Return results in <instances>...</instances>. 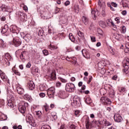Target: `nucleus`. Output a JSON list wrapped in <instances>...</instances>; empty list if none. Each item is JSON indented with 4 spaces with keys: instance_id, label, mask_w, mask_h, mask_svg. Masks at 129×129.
Listing matches in <instances>:
<instances>
[{
    "instance_id": "nucleus-1",
    "label": "nucleus",
    "mask_w": 129,
    "mask_h": 129,
    "mask_svg": "<svg viewBox=\"0 0 129 129\" xmlns=\"http://www.w3.org/2000/svg\"><path fill=\"white\" fill-rule=\"evenodd\" d=\"M7 94V104L8 106L10 107V108H13L16 102V96L15 95L14 92H12V90H11L10 89L8 90Z\"/></svg>"
},
{
    "instance_id": "nucleus-2",
    "label": "nucleus",
    "mask_w": 129,
    "mask_h": 129,
    "mask_svg": "<svg viewBox=\"0 0 129 129\" xmlns=\"http://www.w3.org/2000/svg\"><path fill=\"white\" fill-rule=\"evenodd\" d=\"M92 122L93 124H96V125H98V126H102V125H104L105 126H109V125H111V123L105 119H99L97 121L96 120H93Z\"/></svg>"
},
{
    "instance_id": "nucleus-3",
    "label": "nucleus",
    "mask_w": 129,
    "mask_h": 129,
    "mask_svg": "<svg viewBox=\"0 0 129 129\" xmlns=\"http://www.w3.org/2000/svg\"><path fill=\"white\" fill-rule=\"evenodd\" d=\"M29 106V104L24 101L20 102V104L18 107V109L21 113H25L26 112V108Z\"/></svg>"
},
{
    "instance_id": "nucleus-4",
    "label": "nucleus",
    "mask_w": 129,
    "mask_h": 129,
    "mask_svg": "<svg viewBox=\"0 0 129 129\" xmlns=\"http://www.w3.org/2000/svg\"><path fill=\"white\" fill-rule=\"evenodd\" d=\"M13 41H10V45H14L15 47H19V46H21V44H22V41L21 39L18 38V36L12 37Z\"/></svg>"
},
{
    "instance_id": "nucleus-5",
    "label": "nucleus",
    "mask_w": 129,
    "mask_h": 129,
    "mask_svg": "<svg viewBox=\"0 0 129 129\" xmlns=\"http://www.w3.org/2000/svg\"><path fill=\"white\" fill-rule=\"evenodd\" d=\"M66 90L69 92H74L75 85L73 83H68L66 85Z\"/></svg>"
},
{
    "instance_id": "nucleus-6",
    "label": "nucleus",
    "mask_w": 129,
    "mask_h": 129,
    "mask_svg": "<svg viewBox=\"0 0 129 129\" xmlns=\"http://www.w3.org/2000/svg\"><path fill=\"white\" fill-rule=\"evenodd\" d=\"M101 102L105 105H109L111 104V101L110 99L106 97H102L100 99Z\"/></svg>"
},
{
    "instance_id": "nucleus-7",
    "label": "nucleus",
    "mask_w": 129,
    "mask_h": 129,
    "mask_svg": "<svg viewBox=\"0 0 129 129\" xmlns=\"http://www.w3.org/2000/svg\"><path fill=\"white\" fill-rule=\"evenodd\" d=\"M0 11L4 12V13L7 12L8 13H12V8L6 5H2L0 7Z\"/></svg>"
},
{
    "instance_id": "nucleus-8",
    "label": "nucleus",
    "mask_w": 129,
    "mask_h": 129,
    "mask_svg": "<svg viewBox=\"0 0 129 129\" xmlns=\"http://www.w3.org/2000/svg\"><path fill=\"white\" fill-rule=\"evenodd\" d=\"M123 66L124 67L123 70L124 71V72L127 74V73H128V71L127 70H128V66H129V58H127L126 59H124L123 60Z\"/></svg>"
},
{
    "instance_id": "nucleus-9",
    "label": "nucleus",
    "mask_w": 129,
    "mask_h": 129,
    "mask_svg": "<svg viewBox=\"0 0 129 129\" xmlns=\"http://www.w3.org/2000/svg\"><path fill=\"white\" fill-rule=\"evenodd\" d=\"M47 95L49 98L54 97V95L55 94V88L51 87L47 90Z\"/></svg>"
},
{
    "instance_id": "nucleus-10",
    "label": "nucleus",
    "mask_w": 129,
    "mask_h": 129,
    "mask_svg": "<svg viewBox=\"0 0 129 129\" xmlns=\"http://www.w3.org/2000/svg\"><path fill=\"white\" fill-rule=\"evenodd\" d=\"M114 119L115 121L116 122H120L122 120V117L120 115L119 113H115L114 116Z\"/></svg>"
},
{
    "instance_id": "nucleus-11",
    "label": "nucleus",
    "mask_w": 129,
    "mask_h": 129,
    "mask_svg": "<svg viewBox=\"0 0 129 129\" xmlns=\"http://www.w3.org/2000/svg\"><path fill=\"white\" fill-rule=\"evenodd\" d=\"M16 29H17L16 26H11L10 27V31L13 33L12 37H17L18 36V32H17Z\"/></svg>"
},
{
    "instance_id": "nucleus-12",
    "label": "nucleus",
    "mask_w": 129,
    "mask_h": 129,
    "mask_svg": "<svg viewBox=\"0 0 129 129\" xmlns=\"http://www.w3.org/2000/svg\"><path fill=\"white\" fill-rule=\"evenodd\" d=\"M16 88L18 94H23L24 93V89L22 88L20 84H17L16 85Z\"/></svg>"
},
{
    "instance_id": "nucleus-13",
    "label": "nucleus",
    "mask_w": 129,
    "mask_h": 129,
    "mask_svg": "<svg viewBox=\"0 0 129 129\" xmlns=\"http://www.w3.org/2000/svg\"><path fill=\"white\" fill-rule=\"evenodd\" d=\"M28 87L30 90H34L36 87V86L35 85V83H34L33 81H30L28 83Z\"/></svg>"
},
{
    "instance_id": "nucleus-14",
    "label": "nucleus",
    "mask_w": 129,
    "mask_h": 129,
    "mask_svg": "<svg viewBox=\"0 0 129 129\" xmlns=\"http://www.w3.org/2000/svg\"><path fill=\"white\" fill-rule=\"evenodd\" d=\"M80 103V98L77 96H75L73 98V103L75 105L78 106Z\"/></svg>"
},
{
    "instance_id": "nucleus-15",
    "label": "nucleus",
    "mask_w": 129,
    "mask_h": 129,
    "mask_svg": "<svg viewBox=\"0 0 129 129\" xmlns=\"http://www.w3.org/2000/svg\"><path fill=\"white\" fill-rule=\"evenodd\" d=\"M82 54L85 58H89L90 57L88 51L86 49H83L82 50Z\"/></svg>"
},
{
    "instance_id": "nucleus-16",
    "label": "nucleus",
    "mask_w": 129,
    "mask_h": 129,
    "mask_svg": "<svg viewBox=\"0 0 129 129\" xmlns=\"http://www.w3.org/2000/svg\"><path fill=\"white\" fill-rule=\"evenodd\" d=\"M0 76L2 78V79L3 80V81H7L8 80V77L6 75V74L5 73H3L2 70H0Z\"/></svg>"
},
{
    "instance_id": "nucleus-17",
    "label": "nucleus",
    "mask_w": 129,
    "mask_h": 129,
    "mask_svg": "<svg viewBox=\"0 0 129 129\" xmlns=\"http://www.w3.org/2000/svg\"><path fill=\"white\" fill-rule=\"evenodd\" d=\"M98 13H99V12L98 11V10H96V11L92 10L91 14L93 16V20H96V17L98 16Z\"/></svg>"
},
{
    "instance_id": "nucleus-18",
    "label": "nucleus",
    "mask_w": 129,
    "mask_h": 129,
    "mask_svg": "<svg viewBox=\"0 0 129 129\" xmlns=\"http://www.w3.org/2000/svg\"><path fill=\"white\" fill-rule=\"evenodd\" d=\"M8 30H9V26H8V25H5L4 28L1 29L2 34H6V33L8 32Z\"/></svg>"
},
{
    "instance_id": "nucleus-19",
    "label": "nucleus",
    "mask_w": 129,
    "mask_h": 129,
    "mask_svg": "<svg viewBox=\"0 0 129 129\" xmlns=\"http://www.w3.org/2000/svg\"><path fill=\"white\" fill-rule=\"evenodd\" d=\"M58 71H59V74H62V73L65 74V73H67V69L61 67L59 68Z\"/></svg>"
},
{
    "instance_id": "nucleus-20",
    "label": "nucleus",
    "mask_w": 129,
    "mask_h": 129,
    "mask_svg": "<svg viewBox=\"0 0 129 129\" xmlns=\"http://www.w3.org/2000/svg\"><path fill=\"white\" fill-rule=\"evenodd\" d=\"M50 78L53 80H55V79H56V71L53 70L52 71L50 74Z\"/></svg>"
},
{
    "instance_id": "nucleus-21",
    "label": "nucleus",
    "mask_w": 129,
    "mask_h": 129,
    "mask_svg": "<svg viewBox=\"0 0 129 129\" xmlns=\"http://www.w3.org/2000/svg\"><path fill=\"white\" fill-rule=\"evenodd\" d=\"M24 98L26 100H28V101H29V102H31V101H32V97H31V96H30L28 94H26L24 95Z\"/></svg>"
},
{
    "instance_id": "nucleus-22",
    "label": "nucleus",
    "mask_w": 129,
    "mask_h": 129,
    "mask_svg": "<svg viewBox=\"0 0 129 129\" xmlns=\"http://www.w3.org/2000/svg\"><path fill=\"white\" fill-rule=\"evenodd\" d=\"M27 56V51H23L21 53V54L20 55V58L21 60L25 59V58H26V56Z\"/></svg>"
},
{
    "instance_id": "nucleus-23",
    "label": "nucleus",
    "mask_w": 129,
    "mask_h": 129,
    "mask_svg": "<svg viewBox=\"0 0 129 129\" xmlns=\"http://www.w3.org/2000/svg\"><path fill=\"white\" fill-rule=\"evenodd\" d=\"M6 46L7 45L6 43H5V41H4V40L2 39H0V49H2V48H5Z\"/></svg>"
},
{
    "instance_id": "nucleus-24",
    "label": "nucleus",
    "mask_w": 129,
    "mask_h": 129,
    "mask_svg": "<svg viewBox=\"0 0 129 129\" xmlns=\"http://www.w3.org/2000/svg\"><path fill=\"white\" fill-rule=\"evenodd\" d=\"M5 57L7 61H11L12 60V56L9 53H6Z\"/></svg>"
},
{
    "instance_id": "nucleus-25",
    "label": "nucleus",
    "mask_w": 129,
    "mask_h": 129,
    "mask_svg": "<svg viewBox=\"0 0 129 129\" xmlns=\"http://www.w3.org/2000/svg\"><path fill=\"white\" fill-rule=\"evenodd\" d=\"M82 21L85 25H88V18H87V17L83 16L82 17Z\"/></svg>"
},
{
    "instance_id": "nucleus-26",
    "label": "nucleus",
    "mask_w": 129,
    "mask_h": 129,
    "mask_svg": "<svg viewBox=\"0 0 129 129\" xmlns=\"http://www.w3.org/2000/svg\"><path fill=\"white\" fill-rule=\"evenodd\" d=\"M31 71L32 72H34L35 73H39V72H40V70H39V69L36 67L31 68Z\"/></svg>"
},
{
    "instance_id": "nucleus-27",
    "label": "nucleus",
    "mask_w": 129,
    "mask_h": 129,
    "mask_svg": "<svg viewBox=\"0 0 129 129\" xmlns=\"http://www.w3.org/2000/svg\"><path fill=\"white\" fill-rule=\"evenodd\" d=\"M120 31L121 34H125V32H126V28H125V26H121L120 27Z\"/></svg>"
},
{
    "instance_id": "nucleus-28",
    "label": "nucleus",
    "mask_w": 129,
    "mask_h": 129,
    "mask_svg": "<svg viewBox=\"0 0 129 129\" xmlns=\"http://www.w3.org/2000/svg\"><path fill=\"white\" fill-rule=\"evenodd\" d=\"M78 36L82 39V40H84V33H83L81 31L78 32Z\"/></svg>"
},
{
    "instance_id": "nucleus-29",
    "label": "nucleus",
    "mask_w": 129,
    "mask_h": 129,
    "mask_svg": "<svg viewBox=\"0 0 129 129\" xmlns=\"http://www.w3.org/2000/svg\"><path fill=\"white\" fill-rule=\"evenodd\" d=\"M74 10L77 14H78V13H79V5H78V4L75 5Z\"/></svg>"
},
{
    "instance_id": "nucleus-30",
    "label": "nucleus",
    "mask_w": 129,
    "mask_h": 129,
    "mask_svg": "<svg viewBox=\"0 0 129 129\" xmlns=\"http://www.w3.org/2000/svg\"><path fill=\"white\" fill-rule=\"evenodd\" d=\"M90 122H89V118L88 117V118L86 120V128H89V126L90 125Z\"/></svg>"
},
{
    "instance_id": "nucleus-31",
    "label": "nucleus",
    "mask_w": 129,
    "mask_h": 129,
    "mask_svg": "<svg viewBox=\"0 0 129 129\" xmlns=\"http://www.w3.org/2000/svg\"><path fill=\"white\" fill-rule=\"evenodd\" d=\"M85 101L87 104H90V103H92V100H91V98H90L89 97H88L86 98Z\"/></svg>"
},
{
    "instance_id": "nucleus-32",
    "label": "nucleus",
    "mask_w": 129,
    "mask_h": 129,
    "mask_svg": "<svg viewBox=\"0 0 129 129\" xmlns=\"http://www.w3.org/2000/svg\"><path fill=\"white\" fill-rule=\"evenodd\" d=\"M99 24L100 27H102V28H105V27H106V24L104 21H100Z\"/></svg>"
},
{
    "instance_id": "nucleus-33",
    "label": "nucleus",
    "mask_w": 129,
    "mask_h": 129,
    "mask_svg": "<svg viewBox=\"0 0 129 129\" xmlns=\"http://www.w3.org/2000/svg\"><path fill=\"white\" fill-rule=\"evenodd\" d=\"M69 38H70V40H71V41H72V42L75 41V38L74 37V36H73V35L72 34V33H70Z\"/></svg>"
},
{
    "instance_id": "nucleus-34",
    "label": "nucleus",
    "mask_w": 129,
    "mask_h": 129,
    "mask_svg": "<svg viewBox=\"0 0 129 129\" xmlns=\"http://www.w3.org/2000/svg\"><path fill=\"white\" fill-rule=\"evenodd\" d=\"M4 106H5V100L0 99V107L4 108Z\"/></svg>"
},
{
    "instance_id": "nucleus-35",
    "label": "nucleus",
    "mask_w": 129,
    "mask_h": 129,
    "mask_svg": "<svg viewBox=\"0 0 129 129\" xmlns=\"http://www.w3.org/2000/svg\"><path fill=\"white\" fill-rule=\"evenodd\" d=\"M21 20L22 22H25V21H27V15L25 14L21 17H20Z\"/></svg>"
},
{
    "instance_id": "nucleus-36",
    "label": "nucleus",
    "mask_w": 129,
    "mask_h": 129,
    "mask_svg": "<svg viewBox=\"0 0 129 129\" xmlns=\"http://www.w3.org/2000/svg\"><path fill=\"white\" fill-rule=\"evenodd\" d=\"M49 49H50V50H56L58 49V47L55 45H50L49 46Z\"/></svg>"
},
{
    "instance_id": "nucleus-37",
    "label": "nucleus",
    "mask_w": 129,
    "mask_h": 129,
    "mask_svg": "<svg viewBox=\"0 0 129 129\" xmlns=\"http://www.w3.org/2000/svg\"><path fill=\"white\" fill-rule=\"evenodd\" d=\"M108 50L112 55H114V51L113 50V48H112L111 46L108 47Z\"/></svg>"
},
{
    "instance_id": "nucleus-38",
    "label": "nucleus",
    "mask_w": 129,
    "mask_h": 129,
    "mask_svg": "<svg viewBox=\"0 0 129 129\" xmlns=\"http://www.w3.org/2000/svg\"><path fill=\"white\" fill-rule=\"evenodd\" d=\"M41 129H51L49 125H43L41 126Z\"/></svg>"
},
{
    "instance_id": "nucleus-39",
    "label": "nucleus",
    "mask_w": 129,
    "mask_h": 129,
    "mask_svg": "<svg viewBox=\"0 0 129 129\" xmlns=\"http://www.w3.org/2000/svg\"><path fill=\"white\" fill-rule=\"evenodd\" d=\"M12 71L15 73V74H16V75H18V76H21V73L19 72V71H16L14 70V69H12Z\"/></svg>"
},
{
    "instance_id": "nucleus-40",
    "label": "nucleus",
    "mask_w": 129,
    "mask_h": 129,
    "mask_svg": "<svg viewBox=\"0 0 129 129\" xmlns=\"http://www.w3.org/2000/svg\"><path fill=\"white\" fill-rule=\"evenodd\" d=\"M59 79L63 83H66L67 82V80H66V79H64V78H59Z\"/></svg>"
},
{
    "instance_id": "nucleus-41",
    "label": "nucleus",
    "mask_w": 129,
    "mask_h": 129,
    "mask_svg": "<svg viewBox=\"0 0 129 129\" xmlns=\"http://www.w3.org/2000/svg\"><path fill=\"white\" fill-rule=\"evenodd\" d=\"M43 33L44 32L43 31V30H39L38 32V36H39V37H42Z\"/></svg>"
},
{
    "instance_id": "nucleus-42",
    "label": "nucleus",
    "mask_w": 129,
    "mask_h": 129,
    "mask_svg": "<svg viewBox=\"0 0 129 129\" xmlns=\"http://www.w3.org/2000/svg\"><path fill=\"white\" fill-rule=\"evenodd\" d=\"M42 52L45 56H47L49 54V52L46 49L43 50Z\"/></svg>"
},
{
    "instance_id": "nucleus-43",
    "label": "nucleus",
    "mask_w": 129,
    "mask_h": 129,
    "mask_svg": "<svg viewBox=\"0 0 129 129\" xmlns=\"http://www.w3.org/2000/svg\"><path fill=\"white\" fill-rule=\"evenodd\" d=\"M97 33L98 34H99V35H100V36H102L103 32H102V30H101V29H98Z\"/></svg>"
},
{
    "instance_id": "nucleus-44",
    "label": "nucleus",
    "mask_w": 129,
    "mask_h": 129,
    "mask_svg": "<svg viewBox=\"0 0 129 129\" xmlns=\"http://www.w3.org/2000/svg\"><path fill=\"white\" fill-rule=\"evenodd\" d=\"M24 15H25V14H24L21 11L18 12V15L20 16V18H21L22 17H23Z\"/></svg>"
},
{
    "instance_id": "nucleus-45",
    "label": "nucleus",
    "mask_w": 129,
    "mask_h": 129,
    "mask_svg": "<svg viewBox=\"0 0 129 129\" xmlns=\"http://www.w3.org/2000/svg\"><path fill=\"white\" fill-rule=\"evenodd\" d=\"M44 108L45 110H46V111H49V106H48V105H44Z\"/></svg>"
},
{
    "instance_id": "nucleus-46",
    "label": "nucleus",
    "mask_w": 129,
    "mask_h": 129,
    "mask_svg": "<svg viewBox=\"0 0 129 129\" xmlns=\"http://www.w3.org/2000/svg\"><path fill=\"white\" fill-rule=\"evenodd\" d=\"M111 6H112V7H114V8L117 7V4L115 3L111 2Z\"/></svg>"
},
{
    "instance_id": "nucleus-47",
    "label": "nucleus",
    "mask_w": 129,
    "mask_h": 129,
    "mask_svg": "<svg viewBox=\"0 0 129 129\" xmlns=\"http://www.w3.org/2000/svg\"><path fill=\"white\" fill-rule=\"evenodd\" d=\"M91 40L92 41V42H96V40L95 39V37L93 36H91Z\"/></svg>"
},
{
    "instance_id": "nucleus-48",
    "label": "nucleus",
    "mask_w": 129,
    "mask_h": 129,
    "mask_svg": "<svg viewBox=\"0 0 129 129\" xmlns=\"http://www.w3.org/2000/svg\"><path fill=\"white\" fill-rule=\"evenodd\" d=\"M70 129H76V126H75L74 124H72L70 126Z\"/></svg>"
},
{
    "instance_id": "nucleus-49",
    "label": "nucleus",
    "mask_w": 129,
    "mask_h": 129,
    "mask_svg": "<svg viewBox=\"0 0 129 129\" xmlns=\"http://www.w3.org/2000/svg\"><path fill=\"white\" fill-rule=\"evenodd\" d=\"M86 88V86L84 85H83V86H82V88L81 89V92L82 93L83 92L82 91V90H85V89Z\"/></svg>"
},
{
    "instance_id": "nucleus-50",
    "label": "nucleus",
    "mask_w": 129,
    "mask_h": 129,
    "mask_svg": "<svg viewBox=\"0 0 129 129\" xmlns=\"http://www.w3.org/2000/svg\"><path fill=\"white\" fill-rule=\"evenodd\" d=\"M39 96L43 98V97H45V96H46V94L44 93H40L39 94Z\"/></svg>"
},
{
    "instance_id": "nucleus-51",
    "label": "nucleus",
    "mask_w": 129,
    "mask_h": 129,
    "mask_svg": "<svg viewBox=\"0 0 129 129\" xmlns=\"http://www.w3.org/2000/svg\"><path fill=\"white\" fill-rule=\"evenodd\" d=\"M56 87H60L61 86V83L60 82H56Z\"/></svg>"
},
{
    "instance_id": "nucleus-52",
    "label": "nucleus",
    "mask_w": 129,
    "mask_h": 129,
    "mask_svg": "<svg viewBox=\"0 0 129 129\" xmlns=\"http://www.w3.org/2000/svg\"><path fill=\"white\" fill-rule=\"evenodd\" d=\"M69 5H70V1H67L64 3V6H66V7H67V6H69Z\"/></svg>"
},
{
    "instance_id": "nucleus-53",
    "label": "nucleus",
    "mask_w": 129,
    "mask_h": 129,
    "mask_svg": "<svg viewBox=\"0 0 129 129\" xmlns=\"http://www.w3.org/2000/svg\"><path fill=\"white\" fill-rule=\"evenodd\" d=\"M60 11V9L59 8H56L55 9V14H58V13H59Z\"/></svg>"
},
{
    "instance_id": "nucleus-54",
    "label": "nucleus",
    "mask_w": 129,
    "mask_h": 129,
    "mask_svg": "<svg viewBox=\"0 0 129 129\" xmlns=\"http://www.w3.org/2000/svg\"><path fill=\"white\" fill-rule=\"evenodd\" d=\"M98 6L100 7V9H101V8H102V5H101V0H99Z\"/></svg>"
},
{
    "instance_id": "nucleus-55",
    "label": "nucleus",
    "mask_w": 129,
    "mask_h": 129,
    "mask_svg": "<svg viewBox=\"0 0 129 129\" xmlns=\"http://www.w3.org/2000/svg\"><path fill=\"white\" fill-rule=\"evenodd\" d=\"M26 68H31V62H28L26 65Z\"/></svg>"
},
{
    "instance_id": "nucleus-56",
    "label": "nucleus",
    "mask_w": 129,
    "mask_h": 129,
    "mask_svg": "<svg viewBox=\"0 0 129 129\" xmlns=\"http://www.w3.org/2000/svg\"><path fill=\"white\" fill-rule=\"evenodd\" d=\"M115 21L116 22L117 24H119L120 21H119V18L117 17L115 18Z\"/></svg>"
},
{
    "instance_id": "nucleus-57",
    "label": "nucleus",
    "mask_w": 129,
    "mask_h": 129,
    "mask_svg": "<svg viewBox=\"0 0 129 129\" xmlns=\"http://www.w3.org/2000/svg\"><path fill=\"white\" fill-rule=\"evenodd\" d=\"M110 23L113 27V28H116V25H115V24H114L112 21L110 22Z\"/></svg>"
},
{
    "instance_id": "nucleus-58",
    "label": "nucleus",
    "mask_w": 129,
    "mask_h": 129,
    "mask_svg": "<svg viewBox=\"0 0 129 129\" xmlns=\"http://www.w3.org/2000/svg\"><path fill=\"white\" fill-rule=\"evenodd\" d=\"M92 80V76H89V79L88 82V84H89L91 82Z\"/></svg>"
},
{
    "instance_id": "nucleus-59",
    "label": "nucleus",
    "mask_w": 129,
    "mask_h": 129,
    "mask_svg": "<svg viewBox=\"0 0 129 129\" xmlns=\"http://www.w3.org/2000/svg\"><path fill=\"white\" fill-rule=\"evenodd\" d=\"M112 80H116V79H117V75H115L113 77H112Z\"/></svg>"
},
{
    "instance_id": "nucleus-60",
    "label": "nucleus",
    "mask_w": 129,
    "mask_h": 129,
    "mask_svg": "<svg viewBox=\"0 0 129 129\" xmlns=\"http://www.w3.org/2000/svg\"><path fill=\"white\" fill-rule=\"evenodd\" d=\"M74 111H75V113H81V112H82L79 110H75Z\"/></svg>"
},
{
    "instance_id": "nucleus-61",
    "label": "nucleus",
    "mask_w": 129,
    "mask_h": 129,
    "mask_svg": "<svg viewBox=\"0 0 129 129\" xmlns=\"http://www.w3.org/2000/svg\"><path fill=\"white\" fill-rule=\"evenodd\" d=\"M51 117L54 119H56V118H57V115H56V114L51 115Z\"/></svg>"
},
{
    "instance_id": "nucleus-62",
    "label": "nucleus",
    "mask_w": 129,
    "mask_h": 129,
    "mask_svg": "<svg viewBox=\"0 0 129 129\" xmlns=\"http://www.w3.org/2000/svg\"><path fill=\"white\" fill-rule=\"evenodd\" d=\"M121 14L123 16H125V15H126V11L124 10L122 11Z\"/></svg>"
},
{
    "instance_id": "nucleus-63",
    "label": "nucleus",
    "mask_w": 129,
    "mask_h": 129,
    "mask_svg": "<svg viewBox=\"0 0 129 129\" xmlns=\"http://www.w3.org/2000/svg\"><path fill=\"white\" fill-rule=\"evenodd\" d=\"M102 15L103 16V17L105 16V10H104V9H103L102 11Z\"/></svg>"
},
{
    "instance_id": "nucleus-64",
    "label": "nucleus",
    "mask_w": 129,
    "mask_h": 129,
    "mask_svg": "<svg viewBox=\"0 0 129 129\" xmlns=\"http://www.w3.org/2000/svg\"><path fill=\"white\" fill-rule=\"evenodd\" d=\"M89 92H89V90H86V91H83V93H85V94H89Z\"/></svg>"
}]
</instances>
